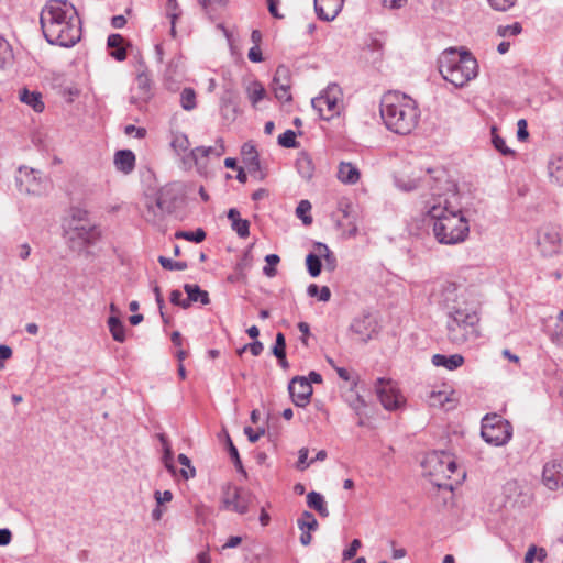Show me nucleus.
<instances>
[{
	"mask_svg": "<svg viewBox=\"0 0 563 563\" xmlns=\"http://www.w3.org/2000/svg\"><path fill=\"white\" fill-rule=\"evenodd\" d=\"M482 295L475 285L445 282L441 289V303L448 310V339L455 345L474 342L479 338L477 310Z\"/></svg>",
	"mask_w": 563,
	"mask_h": 563,
	"instance_id": "f257e3e1",
	"label": "nucleus"
},
{
	"mask_svg": "<svg viewBox=\"0 0 563 563\" xmlns=\"http://www.w3.org/2000/svg\"><path fill=\"white\" fill-rule=\"evenodd\" d=\"M40 22L45 40L62 47H71L81 37V21L73 2H46Z\"/></svg>",
	"mask_w": 563,
	"mask_h": 563,
	"instance_id": "f03ea898",
	"label": "nucleus"
},
{
	"mask_svg": "<svg viewBox=\"0 0 563 563\" xmlns=\"http://www.w3.org/2000/svg\"><path fill=\"white\" fill-rule=\"evenodd\" d=\"M435 198L426 201L424 210L430 218L433 235L445 245H455L466 240L470 224L461 209L451 207L444 192H434Z\"/></svg>",
	"mask_w": 563,
	"mask_h": 563,
	"instance_id": "7ed1b4c3",
	"label": "nucleus"
},
{
	"mask_svg": "<svg viewBox=\"0 0 563 563\" xmlns=\"http://www.w3.org/2000/svg\"><path fill=\"white\" fill-rule=\"evenodd\" d=\"M380 117L389 131L408 135L419 123L420 110L411 97L399 91H388L380 100Z\"/></svg>",
	"mask_w": 563,
	"mask_h": 563,
	"instance_id": "20e7f679",
	"label": "nucleus"
},
{
	"mask_svg": "<svg viewBox=\"0 0 563 563\" xmlns=\"http://www.w3.org/2000/svg\"><path fill=\"white\" fill-rule=\"evenodd\" d=\"M395 185L404 191H411L419 187H427L431 191L432 198H435L434 192L450 191L451 185L448 176L442 169L417 168L412 166H404L395 174Z\"/></svg>",
	"mask_w": 563,
	"mask_h": 563,
	"instance_id": "39448f33",
	"label": "nucleus"
},
{
	"mask_svg": "<svg viewBox=\"0 0 563 563\" xmlns=\"http://www.w3.org/2000/svg\"><path fill=\"white\" fill-rule=\"evenodd\" d=\"M477 69V60L468 52L449 48L439 58V70L442 77L455 87H463L475 78Z\"/></svg>",
	"mask_w": 563,
	"mask_h": 563,
	"instance_id": "423d86ee",
	"label": "nucleus"
},
{
	"mask_svg": "<svg viewBox=\"0 0 563 563\" xmlns=\"http://www.w3.org/2000/svg\"><path fill=\"white\" fill-rule=\"evenodd\" d=\"M423 475L430 477L431 484L439 489H452L448 481L456 471L453 456L444 451H433L426 455L421 463Z\"/></svg>",
	"mask_w": 563,
	"mask_h": 563,
	"instance_id": "0eeeda50",
	"label": "nucleus"
},
{
	"mask_svg": "<svg viewBox=\"0 0 563 563\" xmlns=\"http://www.w3.org/2000/svg\"><path fill=\"white\" fill-rule=\"evenodd\" d=\"M343 109V91L338 84H329L319 92V119L340 125Z\"/></svg>",
	"mask_w": 563,
	"mask_h": 563,
	"instance_id": "6e6552de",
	"label": "nucleus"
},
{
	"mask_svg": "<svg viewBox=\"0 0 563 563\" xmlns=\"http://www.w3.org/2000/svg\"><path fill=\"white\" fill-rule=\"evenodd\" d=\"M481 435L488 444L500 446L511 439L512 427L500 416H486L482 421Z\"/></svg>",
	"mask_w": 563,
	"mask_h": 563,
	"instance_id": "1a4fd4ad",
	"label": "nucleus"
},
{
	"mask_svg": "<svg viewBox=\"0 0 563 563\" xmlns=\"http://www.w3.org/2000/svg\"><path fill=\"white\" fill-rule=\"evenodd\" d=\"M18 188L21 192L41 196L49 187V179L40 170L21 166L15 177Z\"/></svg>",
	"mask_w": 563,
	"mask_h": 563,
	"instance_id": "9d476101",
	"label": "nucleus"
},
{
	"mask_svg": "<svg viewBox=\"0 0 563 563\" xmlns=\"http://www.w3.org/2000/svg\"><path fill=\"white\" fill-rule=\"evenodd\" d=\"M375 393L386 410L394 411L405 406L406 399L397 383L391 379L378 378L375 384Z\"/></svg>",
	"mask_w": 563,
	"mask_h": 563,
	"instance_id": "9b49d317",
	"label": "nucleus"
},
{
	"mask_svg": "<svg viewBox=\"0 0 563 563\" xmlns=\"http://www.w3.org/2000/svg\"><path fill=\"white\" fill-rule=\"evenodd\" d=\"M378 321L375 314L364 312L355 317L349 328L353 341L367 343L378 333Z\"/></svg>",
	"mask_w": 563,
	"mask_h": 563,
	"instance_id": "f8f14e48",
	"label": "nucleus"
},
{
	"mask_svg": "<svg viewBox=\"0 0 563 563\" xmlns=\"http://www.w3.org/2000/svg\"><path fill=\"white\" fill-rule=\"evenodd\" d=\"M254 496L251 492L228 485L223 488L222 507L225 510L244 515L249 511V507L253 504Z\"/></svg>",
	"mask_w": 563,
	"mask_h": 563,
	"instance_id": "ddd939ff",
	"label": "nucleus"
},
{
	"mask_svg": "<svg viewBox=\"0 0 563 563\" xmlns=\"http://www.w3.org/2000/svg\"><path fill=\"white\" fill-rule=\"evenodd\" d=\"M336 225L342 229L346 236H354L357 233L356 219L357 214L354 207L346 200L342 199L338 203V211L332 214Z\"/></svg>",
	"mask_w": 563,
	"mask_h": 563,
	"instance_id": "4468645a",
	"label": "nucleus"
},
{
	"mask_svg": "<svg viewBox=\"0 0 563 563\" xmlns=\"http://www.w3.org/2000/svg\"><path fill=\"white\" fill-rule=\"evenodd\" d=\"M312 383H317V372L309 373L306 377H295L288 385V390L296 406H305L313 393Z\"/></svg>",
	"mask_w": 563,
	"mask_h": 563,
	"instance_id": "2eb2a0df",
	"label": "nucleus"
},
{
	"mask_svg": "<svg viewBox=\"0 0 563 563\" xmlns=\"http://www.w3.org/2000/svg\"><path fill=\"white\" fill-rule=\"evenodd\" d=\"M272 88L276 99L282 102L291 101L290 71L286 66L280 65L277 67L273 78Z\"/></svg>",
	"mask_w": 563,
	"mask_h": 563,
	"instance_id": "dca6fc26",
	"label": "nucleus"
},
{
	"mask_svg": "<svg viewBox=\"0 0 563 563\" xmlns=\"http://www.w3.org/2000/svg\"><path fill=\"white\" fill-rule=\"evenodd\" d=\"M542 483L550 490L563 488V460H552L544 464Z\"/></svg>",
	"mask_w": 563,
	"mask_h": 563,
	"instance_id": "f3484780",
	"label": "nucleus"
},
{
	"mask_svg": "<svg viewBox=\"0 0 563 563\" xmlns=\"http://www.w3.org/2000/svg\"><path fill=\"white\" fill-rule=\"evenodd\" d=\"M538 245L540 251L547 256L558 253L561 247L559 230L551 225L542 228L538 234Z\"/></svg>",
	"mask_w": 563,
	"mask_h": 563,
	"instance_id": "a211bd4d",
	"label": "nucleus"
},
{
	"mask_svg": "<svg viewBox=\"0 0 563 563\" xmlns=\"http://www.w3.org/2000/svg\"><path fill=\"white\" fill-rule=\"evenodd\" d=\"M356 382L353 380L350 389L344 394V400L349 407L360 417L358 424H363L362 417L366 416V402L364 398L355 390Z\"/></svg>",
	"mask_w": 563,
	"mask_h": 563,
	"instance_id": "6ab92c4d",
	"label": "nucleus"
},
{
	"mask_svg": "<svg viewBox=\"0 0 563 563\" xmlns=\"http://www.w3.org/2000/svg\"><path fill=\"white\" fill-rule=\"evenodd\" d=\"M151 96V79L145 73H141L135 79L134 95L131 97V102L134 104L146 102Z\"/></svg>",
	"mask_w": 563,
	"mask_h": 563,
	"instance_id": "aec40b11",
	"label": "nucleus"
},
{
	"mask_svg": "<svg viewBox=\"0 0 563 563\" xmlns=\"http://www.w3.org/2000/svg\"><path fill=\"white\" fill-rule=\"evenodd\" d=\"M338 179L345 185H355L361 178L360 169L350 162H341L336 170Z\"/></svg>",
	"mask_w": 563,
	"mask_h": 563,
	"instance_id": "412c9836",
	"label": "nucleus"
},
{
	"mask_svg": "<svg viewBox=\"0 0 563 563\" xmlns=\"http://www.w3.org/2000/svg\"><path fill=\"white\" fill-rule=\"evenodd\" d=\"M184 290L187 294V299L183 302V308L187 309L192 302H200L201 305H208L210 302L209 295L202 290L198 285L186 284Z\"/></svg>",
	"mask_w": 563,
	"mask_h": 563,
	"instance_id": "4be33fe9",
	"label": "nucleus"
},
{
	"mask_svg": "<svg viewBox=\"0 0 563 563\" xmlns=\"http://www.w3.org/2000/svg\"><path fill=\"white\" fill-rule=\"evenodd\" d=\"M431 362L437 367H444L448 371H454L464 364V357L461 354H434Z\"/></svg>",
	"mask_w": 563,
	"mask_h": 563,
	"instance_id": "5701e85b",
	"label": "nucleus"
},
{
	"mask_svg": "<svg viewBox=\"0 0 563 563\" xmlns=\"http://www.w3.org/2000/svg\"><path fill=\"white\" fill-rule=\"evenodd\" d=\"M114 165L118 170L130 174L135 167V155L130 150H120L114 155Z\"/></svg>",
	"mask_w": 563,
	"mask_h": 563,
	"instance_id": "b1692460",
	"label": "nucleus"
},
{
	"mask_svg": "<svg viewBox=\"0 0 563 563\" xmlns=\"http://www.w3.org/2000/svg\"><path fill=\"white\" fill-rule=\"evenodd\" d=\"M224 144L222 139H218L214 146H198L190 152L191 158L195 163L199 162L201 157H208L209 155H214L220 157L224 153Z\"/></svg>",
	"mask_w": 563,
	"mask_h": 563,
	"instance_id": "393cba45",
	"label": "nucleus"
},
{
	"mask_svg": "<svg viewBox=\"0 0 563 563\" xmlns=\"http://www.w3.org/2000/svg\"><path fill=\"white\" fill-rule=\"evenodd\" d=\"M228 219L231 221L232 230L236 232L240 238H247L250 234V222L240 217V212L232 208L228 211Z\"/></svg>",
	"mask_w": 563,
	"mask_h": 563,
	"instance_id": "a878e982",
	"label": "nucleus"
},
{
	"mask_svg": "<svg viewBox=\"0 0 563 563\" xmlns=\"http://www.w3.org/2000/svg\"><path fill=\"white\" fill-rule=\"evenodd\" d=\"M296 167L299 175L310 180L314 174V164L312 157L307 152H301L296 161Z\"/></svg>",
	"mask_w": 563,
	"mask_h": 563,
	"instance_id": "bb28decb",
	"label": "nucleus"
},
{
	"mask_svg": "<svg viewBox=\"0 0 563 563\" xmlns=\"http://www.w3.org/2000/svg\"><path fill=\"white\" fill-rule=\"evenodd\" d=\"M100 235L99 230L96 227H86L81 225L80 228H75L71 240L78 239L81 241L82 245L95 243Z\"/></svg>",
	"mask_w": 563,
	"mask_h": 563,
	"instance_id": "cd10ccee",
	"label": "nucleus"
},
{
	"mask_svg": "<svg viewBox=\"0 0 563 563\" xmlns=\"http://www.w3.org/2000/svg\"><path fill=\"white\" fill-rule=\"evenodd\" d=\"M336 267V258L329 247L319 242V274L322 269L328 272L334 271Z\"/></svg>",
	"mask_w": 563,
	"mask_h": 563,
	"instance_id": "c85d7f7f",
	"label": "nucleus"
},
{
	"mask_svg": "<svg viewBox=\"0 0 563 563\" xmlns=\"http://www.w3.org/2000/svg\"><path fill=\"white\" fill-rule=\"evenodd\" d=\"M107 44H108V47L112 49L110 55L114 59L122 62L126 58V51L123 46L124 37L122 35H120V34L109 35Z\"/></svg>",
	"mask_w": 563,
	"mask_h": 563,
	"instance_id": "c756f323",
	"label": "nucleus"
},
{
	"mask_svg": "<svg viewBox=\"0 0 563 563\" xmlns=\"http://www.w3.org/2000/svg\"><path fill=\"white\" fill-rule=\"evenodd\" d=\"M166 210H167V207L165 205L163 196L161 195L155 199L154 205H151V203L147 205L145 219L148 222L155 223L163 217V214Z\"/></svg>",
	"mask_w": 563,
	"mask_h": 563,
	"instance_id": "7c9ffc66",
	"label": "nucleus"
},
{
	"mask_svg": "<svg viewBox=\"0 0 563 563\" xmlns=\"http://www.w3.org/2000/svg\"><path fill=\"white\" fill-rule=\"evenodd\" d=\"M20 100L23 103L32 107L36 112H42L44 110V102L42 101V96L40 92L23 89L20 91Z\"/></svg>",
	"mask_w": 563,
	"mask_h": 563,
	"instance_id": "2f4dec72",
	"label": "nucleus"
},
{
	"mask_svg": "<svg viewBox=\"0 0 563 563\" xmlns=\"http://www.w3.org/2000/svg\"><path fill=\"white\" fill-rule=\"evenodd\" d=\"M548 174L552 183L563 186V158H551L548 164Z\"/></svg>",
	"mask_w": 563,
	"mask_h": 563,
	"instance_id": "473e14b6",
	"label": "nucleus"
},
{
	"mask_svg": "<svg viewBox=\"0 0 563 563\" xmlns=\"http://www.w3.org/2000/svg\"><path fill=\"white\" fill-rule=\"evenodd\" d=\"M246 93L254 108H256L257 103L266 97V90L264 86L256 80L247 85Z\"/></svg>",
	"mask_w": 563,
	"mask_h": 563,
	"instance_id": "72a5a7b5",
	"label": "nucleus"
},
{
	"mask_svg": "<svg viewBox=\"0 0 563 563\" xmlns=\"http://www.w3.org/2000/svg\"><path fill=\"white\" fill-rule=\"evenodd\" d=\"M108 327L114 341L120 343L125 341V328L119 317L111 316L108 319Z\"/></svg>",
	"mask_w": 563,
	"mask_h": 563,
	"instance_id": "f704fd0d",
	"label": "nucleus"
},
{
	"mask_svg": "<svg viewBox=\"0 0 563 563\" xmlns=\"http://www.w3.org/2000/svg\"><path fill=\"white\" fill-rule=\"evenodd\" d=\"M158 440L162 444V448H163V463L165 465V467L170 472V473H175V466L173 464V451H172V446L166 438V435L164 433H159L158 435Z\"/></svg>",
	"mask_w": 563,
	"mask_h": 563,
	"instance_id": "c9c22d12",
	"label": "nucleus"
},
{
	"mask_svg": "<svg viewBox=\"0 0 563 563\" xmlns=\"http://www.w3.org/2000/svg\"><path fill=\"white\" fill-rule=\"evenodd\" d=\"M180 104L186 111H190L196 108V92L192 88H185L181 91Z\"/></svg>",
	"mask_w": 563,
	"mask_h": 563,
	"instance_id": "e433bc0d",
	"label": "nucleus"
},
{
	"mask_svg": "<svg viewBox=\"0 0 563 563\" xmlns=\"http://www.w3.org/2000/svg\"><path fill=\"white\" fill-rule=\"evenodd\" d=\"M175 236L177 239H184L190 242L200 243L206 239V232L202 229H197L195 231H178Z\"/></svg>",
	"mask_w": 563,
	"mask_h": 563,
	"instance_id": "4c0bfd02",
	"label": "nucleus"
},
{
	"mask_svg": "<svg viewBox=\"0 0 563 563\" xmlns=\"http://www.w3.org/2000/svg\"><path fill=\"white\" fill-rule=\"evenodd\" d=\"M167 16L170 19V35L172 37H176V21L181 15V10L178 8L177 2H169L168 8L166 10Z\"/></svg>",
	"mask_w": 563,
	"mask_h": 563,
	"instance_id": "58836bf2",
	"label": "nucleus"
},
{
	"mask_svg": "<svg viewBox=\"0 0 563 563\" xmlns=\"http://www.w3.org/2000/svg\"><path fill=\"white\" fill-rule=\"evenodd\" d=\"M189 140L185 134L176 133L173 135L170 146L177 154L185 153L189 148Z\"/></svg>",
	"mask_w": 563,
	"mask_h": 563,
	"instance_id": "ea45409f",
	"label": "nucleus"
},
{
	"mask_svg": "<svg viewBox=\"0 0 563 563\" xmlns=\"http://www.w3.org/2000/svg\"><path fill=\"white\" fill-rule=\"evenodd\" d=\"M331 4L329 11H325L323 7H319V19L325 21H332L342 10L343 2H328Z\"/></svg>",
	"mask_w": 563,
	"mask_h": 563,
	"instance_id": "a19ab883",
	"label": "nucleus"
},
{
	"mask_svg": "<svg viewBox=\"0 0 563 563\" xmlns=\"http://www.w3.org/2000/svg\"><path fill=\"white\" fill-rule=\"evenodd\" d=\"M312 206L308 200H301L296 208L297 217L301 219L305 224H311L313 221L312 217L308 214Z\"/></svg>",
	"mask_w": 563,
	"mask_h": 563,
	"instance_id": "79ce46f5",
	"label": "nucleus"
},
{
	"mask_svg": "<svg viewBox=\"0 0 563 563\" xmlns=\"http://www.w3.org/2000/svg\"><path fill=\"white\" fill-rule=\"evenodd\" d=\"M522 31V26L519 22H515L510 25H499L497 27V35L501 36V37H507V36H516L518 34H520Z\"/></svg>",
	"mask_w": 563,
	"mask_h": 563,
	"instance_id": "37998d69",
	"label": "nucleus"
},
{
	"mask_svg": "<svg viewBox=\"0 0 563 563\" xmlns=\"http://www.w3.org/2000/svg\"><path fill=\"white\" fill-rule=\"evenodd\" d=\"M247 172L253 175L254 177L262 179L264 177V174L261 170V163L258 159V156H252L247 158V161H244Z\"/></svg>",
	"mask_w": 563,
	"mask_h": 563,
	"instance_id": "c03bdc74",
	"label": "nucleus"
},
{
	"mask_svg": "<svg viewBox=\"0 0 563 563\" xmlns=\"http://www.w3.org/2000/svg\"><path fill=\"white\" fill-rule=\"evenodd\" d=\"M492 142L494 147L503 155H510L514 152L506 145L505 140L496 133V128H492Z\"/></svg>",
	"mask_w": 563,
	"mask_h": 563,
	"instance_id": "a18cd8bd",
	"label": "nucleus"
},
{
	"mask_svg": "<svg viewBox=\"0 0 563 563\" xmlns=\"http://www.w3.org/2000/svg\"><path fill=\"white\" fill-rule=\"evenodd\" d=\"M278 145L285 148H294L297 146L296 133L292 130H287L278 136Z\"/></svg>",
	"mask_w": 563,
	"mask_h": 563,
	"instance_id": "49530a36",
	"label": "nucleus"
},
{
	"mask_svg": "<svg viewBox=\"0 0 563 563\" xmlns=\"http://www.w3.org/2000/svg\"><path fill=\"white\" fill-rule=\"evenodd\" d=\"M286 353V340L282 332L276 334L275 345L273 347V354L278 361H284V354Z\"/></svg>",
	"mask_w": 563,
	"mask_h": 563,
	"instance_id": "de8ad7c7",
	"label": "nucleus"
},
{
	"mask_svg": "<svg viewBox=\"0 0 563 563\" xmlns=\"http://www.w3.org/2000/svg\"><path fill=\"white\" fill-rule=\"evenodd\" d=\"M158 262L163 268L168 269V271H184L187 268L186 262H175L165 256H159Z\"/></svg>",
	"mask_w": 563,
	"mask_h": 563,
	"instance_id": "09e8293b",
	"label": "nucleus"
},
{
	"mask_svg": "<svg viewBox=\"0 0 563 563\" xmlns=\"http://www.w3.org/2000/svg\"><path fill=\"white\" fill-rule=\"evenodd\" d=\"M227 442H228L229 455H230L234 466L236 467V470L239 472L244 473V468H243L242 461L240 459L238 449L235 448V445L233 444V442L231 441L229 435L227 437Z\"/></svg>",
	"mask_w": 563,
	"mask_h": 563,
	"instance_id": "8fccbe9b",
	"label": "nucleus"
},
{
	"mask_svg": "<svg viewBox=\"0 0 563 563\" xmlns=\"http://www.w3.org/2000/svg\"><path fill=\"white\" fill-rule=\"evenodd\" d=\"M300 530L309 529L313 530L317 526V519H314L313 515L309 511H305L301 517L297 521Z\"/></svg>",
	"mask_w": 563,
	"mask_h": 563,
	"instance_id": "3c124183",
	"label": "nucleus"
},
{
	"mask_svg": "<svg viewBox=\"0 0 563 563\" xmlns=\"http://www.w3.org/2000/svg\"><path fill=\"white\" fill-rule=\"evenodd\" d=\"M221 111L227 119L233 120L235 118V107L230 97L224 96L221 98Z\"/></svg>",
	"mask_w": 563,
	"mask_h": 563,
	"instance_id": "603ef678",
	"label": "nucleus"
},
{
	"mask_svg": "<svg viewBox=\"0 0 563 563\" xmlns=\"http://www.w3.org/2000/svg\"><path fill=\"white\" fill-rule=\"evenodd\" d=\"M10 58V45L3 37L0 36V69H2L5 66Z\"/></svg>",
	"mask_w": 563,
	"mask_h": 563,
	"instance_id": "864d4df0",
	"label": "nucleus"
},
{
	"mask_svg": "<svg viewBox=\"0 0 563 563\" xmlns=\"http://www.w3.org/2000/svg\"><path fill=\"white\" fill-rule=\"evenodd\" d=\"M550 339L556 346L563 349V322H556Z\"/></svg>",
	"mask_w": 563,
	"mask_h": 563,
	"instance_id": "5fc2aeb1",
	"label": "nucleus"
},
{
	"mask_svg": "<svg viewBox=\"0 0 563 563\" xmlns=\"http://www.w3.org/2000/svg\"><path fill=\"white\" fill-rule=\"evenodd\" d=\"M504 493L507 498H512L515 495L521 493V485L518 481H509L504 486Z\"/></svg>",
	"mask_w": 563,
	"mask_h": 563,
	"instance_id": "6e6d98bb",
	"label": "nucleus"
},
{
	"mask_svg": "<svg viewBox=\"0 0 563 563\" xmlns=\"http://www.w3.org/2000/svg\"><path fill=\"white\" fill-rule=\"evenodd\" d=\"M361 545H362L361 540L360 539H354L351 542L350 547L343 551V553H342L343 560L347 561V560L353 559L356 555V553H357L358 549L361 548Z\"/></svg>",
	"mask_w": 563,
	"mask_h": 563,
	"instance_id": "4d7b16f0",
	"label": "nucleus"
},
{
	"mask_svg": "<svg viewBox=\"0 0 563 563\" xmlns=\"http://www.w3.org/2000/svg\"><path fill=\"white\" fill-rule=\"evenodd\" d=\"M537 552H539L538 559L540 561H542L547 555L545 551L543 549L538 550L536 545H531L525 555V559H523L525 563H533Z\"/></svg>",
	"mask_w": 563,
	"mask_h": 563,
	"instance_id": "13d9d810",
	"label": "nucleus"
},
{
	"mask_svg": "<svg viewBox=\"0 0 563 563\" xmlns=\"http://www.w3.org/2000/svg\"><path fill=\"white\" fill-rule=\"evenodd\" d=\"M527 125L528 124H527V121L525 119H520L517 122V137L521 142H525L528 139V136H529Z\"/></svg>",
	"mask_w": 563,
	"mask_h": 563,
	"instance_id": "bf43d9fd",
	"label": "nucleus"
},
{
	"mask_svg": "<svg viewBox=\"0 0 563 563\" xmlns=\"http://www.w3.org/2000/svg\"><path fill=\"white\" fill-rule=\"evenodd\" d=\"M308 272L312 277H317V253L310 252L306 258Z\"/></svg>",
	"mask_w": 563,
	"mask_h": 563,
	"instance_id": "052dcab7",
	"label": "nucleus"
},
{
	"mask_svg": "<svg viewBox=\"0 0 563 563\" xmlns=\"http://www.w3.org/2000/svg\"><path fill=\"white\" fill-rule=\"evenodd\" d=\"M124 133L129 136L134 135L137 139H143L146 135V130L144 128H137L130 124L124 128Z\"/></svg>",
	"mask_w": 563,
	"mask_h": 563,
	"instance_id": "680f3d73",
	"label": "nucleus"
},
{
	"mask_svg": "<svg viewBox=\"0 0 563 563\" xmlns=\"http://www.w3.org/2000/svg\"><path fill=\"white\" fill-rule=\"evenodd\" d=\"M242 155H243V161H247V158H250L252 156H258V153L256 151L255 145L251 142H247V143H244L242 146Z\"/></svg>",
	"mask_w": 563,
	"mask_h": 563,
	"instance_id": "e2e57ef3",
	"label": "nucleus"
},
{
	"mask_svg": "<svg viewBox=\"0 0 563 563\" xmlns=\"http://www.w3.org/2000/svg\"><path fill=\"white\" fill-rule=\"evenodd\" d=\"M155 500L158 506L164 505L165 503H169L173 499V494L170 490L159 492L156 490L154 494Z\"/></svg>",
	"mask_w": 563,
	"mask_h": 563,
	"instance_id": "0e129e2a",
	"label": "nucleus"
},
{
	"mask_svg": "<svg viewBox=\"0 0 563 563\" xmlns=\"http://www.w3.org/2000/svg\"><path fill=\"white\" fill-rule=\"evenodd\" d=\"M308 453H309L308 450L305 448L299 450V456H298V462H297L298 470L303 471L305 468L308 467V465H309V463H307Z\"/></svg>",
	"mask_w": 563,
	"mask_h": 563,
	"instance_id": "69168bd1",
	"label": "nucleus"
},
{
	"mask_svg": "<svg viewBox=\"0 0 563 563\" xmlns=\"http://www.w3.org/2000/svg\"><path fill=\"white\" fill-rule=\"evenodd\" d=\"M247 57L253 63H261L263 60L260 46H253L247 54Z\"/></svg>",
	"mask_w": 563,
	"mask_h": 563,
	"instance_id": "338daca9",
	"label": "nucleus"
},
{
	"mask_svg": "<svg viewBox=\"0 0 563 563\" xmlns=\"http://www.w3.org/2000/svg\"><path fill=\"white\" fill-rule=\"evenodd\" d=\"M246 349H250L251 353L254 356H257V355H260L262 353L264 346H263L262 342L254 341V342L243 346V350H246Z\"/></svg>",
	"mask_w": 563,
	"mask_h": 563,
	"instance_id": "774afa93",
	"label": "nucleus"
}]
</instances>
